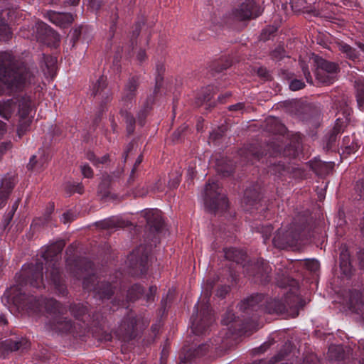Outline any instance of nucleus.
<instances>
[{
  "label": "nucleus",
  "mask_w": 364,
  "mask_h": 364,
  "mask_svg": "<svg viewBox=\"0 0 364 364\" xmlns=\"http://www.w3.org/2000/svg\"><path fill=\"white\" fill-rule=\"evenodd\" d=\"M2 300L8 304L12 303L19 311H26L31 315H37L43 310L48 314V322L46 326L50 330L67 333L73 328L70 319L64 316L66 309L53 299H43L32 295H26L19 285H14L6 290Z\"/></svg>",
  "instance_id": "f257e3e1"
},
{
  "label": "nucleus",
  "mask_w": 364,
  "mask_h": 364,
  "mask_svg": "<svg viewBox=\"0 0 364 364\" xmlns=\"http://www.w3.org/2000/svg\"><path fill=\"white\" fill-rule=\"evenodd\" d=\"M37 68L21 62L11 51L0 52V81L11 92L21 91L34 82Z\"/></svg>",
  "instance_id": "f03ea898"
},
{
  "label": "nucleus",
  "mask_w": 364,
  "mask_h": 364,
  "mask_svg": "<svg viewBox=\"0 0 364 364\" xmlns=\"http://www.w3.org/2000/svg\"><path fill=\"white\" fill-rule=\"evenodd\" d=\"M262 294H256L244 299L238 305L240 311L250 315L253 312L267 313L270 314H284L294 318L299 315L300 298L295 290L287 294L284 302L282 300L271 299L264 301Z\"/></svg>",
  "instance_id": "7ed1b4c3"
},
{
  "label": "nucleus",
  "mask_w": 364,
  "mask_h": 364,
  "mask_svg": "<svg viewBox=\"0 0 364 364\" xmlns=\"http://www.w3.org/2000/svg\"><path fill=\"white\" fill-rule=\"evenodd\" d=\"M65 245V243L63 240L56 241L48 247L41 255L46 261V279L50 281L54 285L58 292L62 295L65 294L66 288L60 277L59 263L57 257L62 252Z\"/></svg>",
  "instance_id": "20e7f679"
},
{
  "label": "nucleus",
  "mask_w": 364,
  "mask_h": 364,
  "mask_svg": "<svg viewBox=\"0 0 364 364\" xmlns=\"http://www.w3.org/2000/svg\"><path fill=\"white\" fill-rule=\"evenodd\" d=\"M16 104L18 106V114L20 118L18 129V133L20 135V133L25 131L31 122L29 117L32 106L30 97L25 95L20 97L0 101V116L5 119H9L14 113Z\"/></svg>",
  "instance_id": "39448f33"
},
{
  "label": "nucleus",
  "mask_w": 364,
  "mask_h": 364,
  "mask_svg": "<svg viewBox=\"0 0 364 364\" xmlns=\"http://www.w3.org/2000/svg\"><path fill=\"white\" fill-rule=\"evenodd\" d=\"M204 201L206 208L213 212L223 211L228 207V201L225 194L215 181H209L204 188Z\"/></svg>",
  "instance_id": "423d86ee"
},
{
  "label": "nucleus",
  "mask_w": 364,
  "mask_h": 364,
  "mask_svg": "<svg viewBox=\"0 0 364 364\" xmlns=\"http://www.w3.org/2000/svg\"><path fill=\"white\" fill-rule=\"evenodd\" d=\"M84 264V270L88 275L83 278V288L88 291H94L95 294L101 299H109L114 293L112 286L109 283H101L100 284H97V287L95 284L97 277L94 274H90L89 272L90 269H92V263L90 261H85Z\"/></svg>",
  "instance_id": "0eeeda50"
},
{
  "label": "nucleus",
  "mask_w": 364,
  "mask_h": 364,
  "mask_svg": "<svg viewBox=\"0 0 364 364\" xmlns=\"http://www.w3.org/2000/svg\"><path fill=\"white\" fill-rule=\"evenodd\" d=\"M301 226L297 228L295 227L294 224L287 230L282 229L278 230L273 237V245L279 249L294 246L296 242L301 238Z\"/></svg>",
  "instance_id": "6e6552de"
},
{
  "label": "nucleus",
  "mask_w": 364,
  "mask_h": 364,
  "mask_svg": "<svg viewBox=\"0 0 364 364\" xmlns=\"http://www.w3.org/2000/svg\"><path fill=\"white\" fill-rule=\"evenodd\" d=\"M22 282L29 284L35 288H40L43 284V262H38L35 264L23 267L21 274Z\"/></svg>",
  "instance_id": "1a4fd4ad"
},
{
  "label": "nucleus",
  "mask_w": 364,
  "mask_h": 364,
  "mask_svg": "<svg viewBox=\"0 0 364 364\" xmlns=\"http://www.w3.org/2000/svg\"><path fill=\"white\" fill-rule=\"evenodd\" d=\"M262 14V10L258 7L254 0H246L238 7L232 11V18L237 21H244L252 18H256Z\"/></svg>",
  "instance_id": "9d476101"
},
{
  "label": "nucleus",
  "mask_w": 364,
  "mask_h": 364,
  "mask_svg": "<svg viewBox=\"0 0 364 364\" xmlns=\"http://www.w3.org/2000/svg\"><path fill=\"white\" fill-rule=\"evenodd\" d=\"M136 319L132 315L124 318L116 331L119 338L124 341L133 339L136 337Z\"/></svg>",
  "instance_id": "9b49d317"
},
{
  "label": "nucleus",
  "mask_w": 364,
  "mask_h": 364,
  "mask_svg": "<svg viewBox=\"0 0 364 364\" xmlns=\"http://www.w3.org/2000/svg\"><path fill=\"white\" fill-rule=\"evenodd\" d=\"M30 348V343L25 338L19 340L6 339L0 342V356L5 357L14 351L23 352Z\"/></svg>",
  "instance_id": "f8f14e48"
},
{
  "label": "nucleus",
  "mask_w": 364,
  "mask_h": 364,
  "mask_svg": "<svg viewBox=\"0 0 364 364\" xmlns=\"http://www.w3.org/2000/svg\"><path fill=\"white\" fill-rule=\"evenodd\" d=\"M200 316V321H196V319H194L192 321L193 331L196 334L205 333L206 328L208 327L213 321V316L211 313V311L206 305H205L203 307H201Z\"/></svg>",
  "instance_id": "ddd939ff"
},
{
  "label": "nucleus",
  "mask_w": 364,
  "mask_h": 364,
  "mask_svg": "<svg viewBox=\"0 0 364 364\" xmlns=\"http://www.w3.org/2000/svg\"><path fill=\"white\" fill-rule=\"evenodd\" d=\"M284 144L280 139V137L275 139V140L271 141L267 144V154H269L270 156L277 157L281 155L284 156H295V150L291 146H286L283 148Z\"/></svg>",
  "instance_id": "4468645a"
},
{
  "label": "nucleus",
  "mask_w": 364,
  "mask_h": 364,
  "mask_svg": "<svg viewBox=\"0 0 364 364\" xmlns=\"http://www.w3.org/2000/svg\"><path fill=\"white\" fill-rule=\"evenodd\" d=\"M251 267L255 271L252 276L255 277L256 281L259 280L262 283L269 282L272 268L263 259H258L255 264L251 265Z\"/></svg>",
  "instance_id": "2eb2a0df"
},
{
  "label": "nucleus",
  "mask_w": 364,
  "mask_h": 364,
  "mask_svg": "<svg viewBox=\"0 0 364 364\" xmlns=\"http://www.w3.org/2000/svg\"><path fill=\"white\" fill-rule=\"evenodd\" d=\"M147 225L152 232L160 231L164 226L161 212L157 209L147 210L145 214Z\"/></svg>",
  "instance_id": "dca6fc26"
},
{
  "label": "nucleus",
  "mask_w": 364,
  "mask_h": 364,
  "mask_svg": "<svg viewBox=\"0 0 364 364\" xmlns=\"http://www.w3.org/2000/svg\"><path fill=\"white\" fill-rule=\"evenodd\" d=\"M139 85V77L138 76L130 77L123 90L122 101L123 102H131L136 95V90Z\"/></svg>",
  "instance_id": "f3484780"
},
{
  "label": "nucleus",
  "mask_w": 364,
  "mask_h": 364,
  "mask_svg": "<svg viewBox=\"0 0 364 364\" xmlns=\"http://www.w3.org/2000/svg\"><path fill=\"white\" fill-rule=\"evenodd\" d=\"M50 21L60 27H66L74 21L73 16L70 13H60L49 11L48 13Z\"/></svg>",
  "instance_id": "a211bd4d"
},
{
  "label": "nucleus",
  "mask_w": 364,
  "mask_h": 364,
  "mask_svg": "<svg viewBox=\"0 0 364 364\" xmlns=\"http://www.w3.org/2000/svg\"><path fill=\"white\" fill-rule=\"evenodd\" d=\"M338 69L339 67L338 64L335 63L328 61L323 58H320L317 60V75L321 77H322V75L324 72L328 73V75L336 77Z\"/></svg>",
  "instance_id": "6ab92c4d"
},
{
  "label": "nucleus",
  "mask_w": 364,
  "mask_h": 364,
  "mask_svg": "<svg viewBox=\"0 0 364 364\" xmlns=\"http://www.w3.org/2000/svg\"><path fill=\"white\" fill-rule=\"evenodd\" d=\"M14 186V178L11 176H5L1 180L0 186V208L5 204L9 195Z\"/></svg>",
  "instance_id": "aec40b11"
},
{
  "label": "nucleus",
  "mask_w": 364,
  "mask_h": 364,
  "mask_svg": "<svg viewBox=\"0 0 364 364\" xmlns=\"http://www.w3.org/2000/svg\"><path fill=\"white\" fill-rule=\"evenodd\" d=\"M144 247L140 245L134 250L129 256V260L132 262L136 267L139 266L141 270H143L145 267L148 259V255L146 253H144Z\"/></svg>",
  "instance_id": "412c9836"
},
{
  "label": "nucleus",
  "mask_w": 364,
  "mask_h": 364,
  "mask_svg": "<svg viewBox=\"0 0 364 364\" xmlns=\"http://www.w3.org/2000/svg\"><path fill=\"white\" fill-rule=\"evenodd\" d=\"M240 154L245 160L250 161L253 163L255 160H259L263 155V152H260L257 145L252 144L247 148L241 149Z\"/></svg>",
  "instance_id": "4be33fe9"
},
{
  "label": "nucleus",
  "mask_w": 364,
  "mask_h": 364,
  "mask_svg": "<svg viewBox=\"0 0 364 364\" xmlns=\"http://www.w3.org/2000/svg\"><path fill=\"white\" fill-rule=\"evenodd\" d=\"M338 50L345 55L346 58L353 61L356 60L359 57V53L355 48L351 47L350 45L344 43L339 42L337 43Z\"/></svg>",
  "instance_id": "5701e85b"
},
{
  "label": "nucleus",
  "mask_w": 364,
  "mask_h": 364,
  "mask_svg": "<svg viewBox=\"0 0 364 364\" xmlns=\"http://www.w3.org/2000/svg\"><path fill=\"white\" fill-rule=\"evenodd\" d=\"M224 252L226 259L232 260L237 263H242L246 258L245 252L236 248L226 249Z\"/></svg>",
  "instance_id": "b1692460"
},
{
  "label": "nucleus",
  "mask_w": 364,
  "mask_h": 364,
  "mask_svg": "<svg viewBox=\"0 0 364 364\" xmlns=\"http://www.w3.org/2000/svg\"><path fill=\"white\" fill-rule=\"evenodd\" d=\"M121 117L126 126V131L128 135H131L134 132L136 120L133 114L127 110L120 112Z\"/></svg>",
  "instance_id": "393cba45"
},
{
  "label": "nucleus",
  "mask_w": 364,
  "mask_h": 364,
  "mask_svg": "<svg viewBox=\"0 0 364 364\" xmlns=\"http://www.w3.org/2000/svg\"><path fill=\"white\" fill-rule=\"evenodd\" d=\"M259 198L258 191L254 187L253 188H247L244 193L242 203L247 205H253Z\"/></svg>",
  "instance_id": "a878e982"
},
{
  "label": "nucleus",
  "mask_w": 364,
  "mask_h": 364,
  "mask_svg": "<svg viewBox=\"0 0 364 364\" xmlns=\"http://www.w3.org/2000/svg\"><path fill=\"white\" fill-rule=\"evenodd\" d=\"M266 129L273 133H282L284 132V127L277 118L273 117H269L266 119Z\"/></svg>",
  "instance_id": "bb28decb"
},
{
  "label": "nucleus",
  "mask_w": 364,
  "mask_h": 364,
  "mask_svg": "<svg viewBox=\"0 0 364 364\" xmlns=\"http://www.w3.org/2000/svg\"><path fill=\"white\" fill-rule=\"evenodd\" d=\"M333 162L319 161L315 163V164L313 166V168L317 174L322 176L329 173L333 168Z\"/></svg>",
  "instance_id": "cd10ccee"
},
{
  "label": "nucleus",
  "mask_w": 364,
  "mask_h": 364,
  "mask_svg": "<svg viewBox=\"0 0 364 364\" xmlns=\"http://www.w3.org/2000/svg\"><path fill=\"white\" fill-rule=\"evenodd\" d=\"M70 311L73 316L80 321H85V317H87V306L81 304H73L70 306Z\"/></svg>",
  "instance_id": "c85d7f7f"
},
{
  "label": "nucleus",
  "mask_w": 364,
  "mask_h": 364,
  "mask_svg": "<svg viewBox=\"0 0 364 364\" xmlns=\"http://www.w3.org/2000/svg\"><path fill=\"white\" fill-rule=\"evenodd\" d=\"M357 102L359 106L364 104V79H358L355 82Z\"/></svg>",
  "instance_id": "c756f323"
},
{
  "label": "nucleus",
  "mask_w": 364,
  "mask_h": 364,
  "mask_svg": "<svg viewBox=\"0 0 364 364\" xmlns=\"http://www.w3.org/2000/svg\"><path fill=\"white\" fill-rule=\"evenodd\" d=\"M44 63L47 70H44L45 73L53 77L55 71L56 59L50 55H44Z\"/></svg>",
  "instance_id": "7c9ffc66"
},
{
  "label": "nucleus",
  "mask_w": 364,
  "mask_h": 364,
  "mask_svg": "<svg viewBox=\"0 0 364 364\" xmlns=\"http://www.w3.org/2000/svg\"><path fill=\"white\" fill-rule=\"evenodd\" d=\"M362 303L361 294L358 291H352L349 293V308L355 309L356 306Z\"/></svg>",
  "instance_id": "2f4dec72"
},
{
  "label": "nucleus",
  "mask_w": 364,
  "mask_h": 364,
  "mask_svg": "<svg viewBox=\"0 0 364 364\" xmlns=\"http://www.w3.org/2000/svg\"><path fill=\"white\" fill-rule=\"evenodd\" d=\"M144 291L142 287L139 284H134L128 290L127 297L131 301L136 300L142 295Z\"/></svg>",
  "instance_id": "473e14b6"
},
{
  "label": "nucleus",
  "mask_w": 364,
  "mask_h": 364,
  "mask_svg": "<svg viewBox=\"0 0 364 364\" xmlns=\"http://www.w3.org/2000/svg\"><path fill=\"white\" fill-rule=\"evenodd\" d=\"M350 139L348 136H345L343 139V146L346 152L348 154L355 152L359 146L358 144L353 140L350 142Z\"/></svg>",
  "instance_id": "72a5a7b5"
},
{
  "label": "nucleus",
  "mask_w": 364,
  "mask_h": 364,
  "mask_svg": "<svg viewBox=\"0 0 364 364\" xmlns=\"http://www.w3.org/2000/svg\"><path fill=\"white\" fill-rule=\"evenodd\" d=\"M110 176L108 175L103 176L102 182L99 185L98 193L102 197H106L109 194L108 187L110 183Z\"/></svg>",
  "instance_id": "f704fd0d"
},
{
  "label": "nucleus",
  "mask_w": 364,
  "mask_h": 364,
  "mask_svg": "<svg viewBox=\"0 0 364 364\" xmlns=\"http://www.w3.org/2000/svg\"><path fill=\"white\" fill-rule=\"evenodd\" d=\"M106 87V80L103 77H100L96 83L93 85L92 94L95 96L100 94V92L103 91Z\"/></svg>",
  "instance_id": "c9c22d12"
},
{
  "label": "nucleus",
  "mask_w": 364,
  "mask_h": 364,
  "mask_svg": "<svg viewBox=\"0 0 364 364\" xmlns=\"http://www.w3.org/2000/svg\"><path fill=\"white\" fill-rule=\"evenodd\" d=\"M65 191L67 193L72 194L77 193L82 194L84 191V187L82 183H67L65 186Z\"/></svg>",
  "instance_id": "e433bc0d"
},
{
  "label": "nucleus",
  "mask_w": 364,
  "mask_h": 364,
  "mask_svg": "<svg viewBox=\"0 0 364 364\" xmlns=\"http://www.w3.org/2000/svg\"><path fill=\"white\" fill-rule=\"evenodd\" d=\"M342 348L340 346H331L328 349V356L331 359L339 360L343 358Z\"/></svg>",
  "instance_id": "4c0bfd02"
},
{
  "label": "nucleus",
  "mask_w": 364,
  "mask_h": 364,
  "mask_svg": "<svg viewBox=\"0 0 364 364\" xmlns=\"http://www.w3.org/2000/svg\"><path fill=\"white\" fill-rule=\"evenodd\" d=\"M328 74V73L324 72L322 75V77H321L317 75V70L316 71V77L318 81L325 85L332 84L336 78V77Z\"/></svg>",
  "instance_id": "58836bf2"
},
{
  "label": "nucleus",
  "mask_w": 364,
  "mask_h": 364,
  "mask_svg": "<svg viewBox=\"0 0 364 364\" xmlns=\"http://www.w3.org/2000/svg\"><path fill=\"white\" fill-rule=\"evenodd\" d=\"M272 58L275 60H280L285 56V50L283 47L276 48L271 53Z\"/></svg>",
  "instance_id": "ea45409f"
},
{
  "label": "nucleus",
  "mask_w": 364,
  "mask_h": 364,
  "mask_svg": "<svg viewBox=\"0 0 364 364\" xmlns=\"http://www.w3.org/2000/svg\"><path fill=\"white\" fill-rule=\"evenodd\" d=\"M272 230L273 228L271 225H266L261 227L259 231L264 238V242H266V241L269 239Z\"/></svg>",
  "instance_id": "a19ab883"
},
{
  "label": "nucleus",
  "mask_w": 364,
  "mask_h": 364,
  "mask_svg": "<svg viewBox=\"0 0 364 364\" xmlns=\"http://www.w3.org/2000/svg\"><path fill=\"white\" fill-rule=\"evenodd\" d=\"M305 86V83L301 80L297 79L292 80L289 83V88L292 91H297L302 88H304Z\"/></svg>",
  "instance_id": "79ce46f5"
},
{
  "label": "nucleus",
  "mask_w": 364,
  "mask_h": 364,
  "mask_svg": "<svg viewBox=\"0 0 364 364\" xmlns=\"http://www.w3.org/2000/svg\"><path fill=\"white\" fill-rule=\"evenodd\" d=\"M235 316L234 313L232 312V311L229 310L225 314V316L222 320V323L224 325H229L232 322H237L236 321H235Z\"/></svg>",
  "instance_id": "37998d69"
},
{
  "label": "nucleus",
  "mask_w": 364,
  "mask_h": 364,
  "mask_svg": "<svg viewBox=\"0 0 364 364\" xmlns=\"http://www.w3.org/2000/svg\"><path fill=\"white\" fill-rule=\"evenodd\" d=\"M355 191L359 196V199L364 198V180L358 181L356 183Z\"/></svg>",
  "instance_id": "c03bdc74"
},
{
  "label": "nucleus",
  "mask_w": 364,
  "mask_h": 364,
  "mask_svg": "<svg viewBox=\"0 0 364 364\" xmlns=\"http://www.w3.org/2000/svg\"><path fill=\"white\" fill-rule=\"evenodd\" d=\"M156 290L157 288L156 286H151L149 287V291L145 295L146 302H151L154 300Z\"/></svg>",
  "instance_id": "a18cd8bd"
},
{
  "label": "nucleus",
  "mask_w": 364,
  "mask_h": 364,
  "mask_svg": "<svg viewBox=\"0 0 364 364\" xmlns=\"http://www.w3.org/2000/svg\"><path fill=\"white\" fill-rule=\"evenodd\" d=\"M80 169L82 175L86 178H92L93 171L91 167L87 164L80 166Z\"/></svg>",
  "instance_id": "49530a36"
},
{
  "label": "nucleus",
  "mask_w": 364,
  "mask_h": 364,
  "mask_svg": "<svg viewBox=\"0 0 364 364\" xmlns=\"http://www.w3.org/2000/svg\"><path fill=\"white\" fill-rule=\"evenodd\" d=\"M306 267L311 272H316L319 269V263L316 259L308 260L306 262Z\"/></svg>",
  "instance_id": "de8ad7c7"
},
{
  "label": "nucleus",
  "mask_w": 364,
  "mask_h": 364,
  "mask_svg": "<svg viewBox=\"0 0 364 364\" xmlns=\"http://www.w3.org/2000/svg\"><path fill=\"white\" fill-rule=\"evenodd\" d=\"M75 215L74 213L69 210L63 214L61 220L65 224L73 221L75 219Z\"/></svg>",
  "instance_id": "09e8293b"
},
{
  "label": "nucleus",
  "mask_w": 364,
  "mask_h": 364,
  "mask_svg": "<svg viewBox=\"0 0 364 364\" xmlns=\"http://www.w3.org/2000/svg\"><path fill=\"white\" fill-rule=\"evenodd\" d=\"M197 161L198 160L196 159H195L192 162L193 164H189V166L188 167L187 174L191 180H192L193 178V177L195 176V174H196L195 168H196Z\"/></svg>",
  "instance_id": "8fccbe9b"
},
{
  "label": "nucleus",
  "mask_w": 364,
  "mask_h": 364,
  "mask_svg": "<svg viewBox=\"0 0 364 364\" xmlns=\"http://www.w3.org/2000/svg\"><path fill=\"white\" fill-rule=\"evenodd\" d=\"M301 69H302L304 75L307 82L312 83V78H311V74H310L308 67L305 64L302 63Z\"/></svg>",
  "instance_id": "3c124183"
},
{
  "label": "nucleus",
  "mask_w": 364,
  "mask_h": 364,
  "mask_svg": "<svg viewBox=\"0 0 364 364\" xmlns=\"http://www.w3.org/2000/svg\"><path fill=\"white\" fill-rule=\"evenodd\" d=\"M143 160V157L141 155H139L138 156V158L136 159V161H135V164L134 165V168H132V171H131V174H130V176H129V182H130L131 181H133L134 179H133V176L135 173V171H136V168L137 167V166H139L141 161Z\"/></svg>",
  "instance_id": "603ef678"
},
{
  "label": "nucleus",
  "mask_w": 364,
  "mask_h": 364,
  "mask_svg": "<svg viewBox=\"0 0 364 364\" xmlns=\"http://www.w3.org/2000/svg\"><path fill=\"white\" fill-rule=\"evenodd\" d=\"M181 174L180 173L179 175H176L173 178L169 181L168 186H170V188H175L178 186L181 181Z\"/></svg>",
  "instance_id": "864d4df0"
},
{
  "label": "nucleus",
  "mask_w": 364,
  "mask_h": 364,
  "mask_svg": "<svg viewBox=\"0 0 364 364\" xmlns=\"http://www.w3.org/2000/svg\"><path fill=\"white\" fill-rule=\"evenodd\" d=\"M336 134L331 132L325 149H326L327 150L330 149L332 146V144L336 141Z\"/></svg>",
  "instance_id": "5fc2aeb1"
},
{
  "label": "nucleus",
  "mask_w": 364,
  "mask_h": 364,
  "mask_svg": "<svg viewBox=\"0 0 364 364\" xmlns=\"http://www.w3.org/2000/svg\"><path fill=\"white\" fill-rule=\"evenodd\" d=\"M209 345L203 344L199 346L198 349L196 350V354L198 356L203 355L206 351L208 350Z\"/></svg>",
  "instance_id": "6e6d98bb"
},
{
  "label": "nucleus",
  "mask_w": 364,
  "mask_h": 364,
  "mask_svg": "<svg viewBox=\"0 0 364 364\" xmlns=\"http://www.w3.org/2000/svg\"><path fill=\"white\" fill-rule=\"evenodd\" d=\"M81 31L80 28H75L73 31L72 37H71V42L73 43V46H75V42L78 40L80 36Z\"/></svg>",
  "instance_id": "4d7b16f0"
},
{
  "label": "nucleus",
  "mask_w": 364,
  "mask_h": 364,
  "mask_svg": "<svg viewBox=\"0 0 364 364\" xmlns=\"http://www.w3.org/2000/svg\"><path fill=\"white\" fill-rule=\"evenodd\" d=\"M11 142H3L0 144V156L5 153L6 151L11 148Z\"/></svg>",
  "instance_id": "13d9d810"
},
{
  "label": "nucleus",
  "mask_w": 364,
  "mask_h": 364,
  "mask_svg": "<svg viewBox=\"0 0 364 364\" xmlns=\"http://www.w3.org/2000/svg\"><path fill=\"white\" fill-rule=\"evenodd\" d=\"M257 74L259 76L268 78L269 77V73L266 68L261 67L257 70Z\"/></svg>",
  "instance_id": "bf43d9fd"
},
{
  "label": "nucleus",
  "mask_w": 364,
  "mask_h": 364,
  "mask_svg": "<svg viewBox=\"0 0 364 364\" xmlns=\"http://www.w3.org/2000/svg\"><path fill=\"white\" fill-rule=\"evenodd\" d=\"M245 105L242 102H239L235 105H231L229 107V110L230 111H241L244 109Z\"/></svg>",
  "instance_id": "052dcab7"
},
{
  "label": "nucleus",
  "mask_w": 364,
  "mask_h": 364,
  "mask_svg": "<svg viewBox=\"0 0 364 364\" xmlns=\"http://www.w3.org/2000/svg\"><path fill=\"white\" fill-rule=\"evenodd\" d=\"M272 344V342H265L258 349L255 350L257 353H264L267 350V348Z\"/></svg>",
  "instance_id": "680f3d73"
},
{
  "label": "nucleus",
  "mask_w": 364,
  "mask_h": 364,
  "mask_svg": "<svg viewBox=\"0 0 364 364\" xmlns=\"http://www.w3.org/2000/svg\"><path fill=\"white\" fill-rule=\"evenodd\" d=\"M218 170L223 176H229L233 172L232 168H230L229 169H223L222 167H218Z\"/></svg>",
  "instance_id": "e2e57ef3"
},
{
  "label": "nucleus",
  "mask_w": 364,
  "mask_h": 364,
  "mask_svg": "<svg viewBox=\"0 0 364 364\" xmlns=\"http://www.w3.org/2000/svg\"><path fill=\"white\" fill-rule=\"evenodd\" d=\"M341 125L340 124L339 119H336V124H335L334 127L333 128L331 133H333V134L338 135L341 133Z\"/></svg>",
  "instance_id": "0e129e2a"
},
{
  "label": "nucleus",
  "mask_w": 364,
  "mask_h": 364,
  "mask_svg": "<svg viewBox=\"0 0 364 364\" xmlns=\"http://www.w3.org/2000/svg\"><path fill=\"white\" fill-rule=\"evenodd\" d=\"M358 260L360 268L364 269V248L358 253Z\"/></svg>",
  "instance_id": "69168bd1"
},
{
  "label": "nucleus",
  "mask_w": 364,
  "mask_h": 364,
  "mask_svg": "<svg viewBox=\"0 0 364 364\" xmlns=\"http://www.w3.org/2000/svg\"><path fill=\"white\" fill-rule=\"evenodd\" d=\"M229 289L227 287H222L217 291V295L220 297H224L228 292Z\"/></svg>",
  "instance_id": "338daca9"
},
{
  "label": "nucleus",
  "mask_w": 364,
  "mask_h": 364,
  "mask_svg": "<svg viewBox=\"0 0 364 364\" xmlns=\"http://www.w3.org/2000/svg\"><path fill=\"white\" fill-rule=\"evenodd\" d=\"M136 58H137V60L139 61V62H143L146 58V52L144 50H139L137 55H136Z\"/></svg>",
  "instance_id": "774afa93"
}]
</instances>
